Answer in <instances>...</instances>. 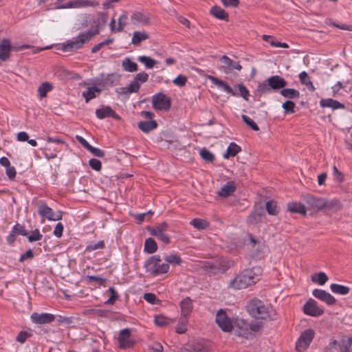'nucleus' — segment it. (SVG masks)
Returning a JSON list of instances; mask_svg holds the SVG:
<instances>
[{
  "instance_id": "13d9d810",
  "label": "nucleus",
  "mask_w": 352,
  "mask_h": 352,
  "mask_svg": "<svg viewBox=\"0 0 352 352\" xmlns=\"http://www.w3.org/2000/svg\"><path fill=\"white\" fill-rule=\"evenodd\" d=\"M220 60H221L222 67L226 70L230 71V67H231L232 64H233V60H231L230 58H228L226 56H222V58H221Z\"/></svg>"
},
{
  "instance_id": "20e7f679",
  "label": "nucleus",
  "mask_w": 352,
  "mask_h": 352,
  "mask_svg": "<svg viewBox=\"0 0 352 352\" xmlns=\"http://www.w3.org/2000/svg\"><path fill=\"white\" fill-rule=\"evenodd\" d=\"M287 84V81L281 76H272L258 85L257 91L260 94H268L272 89L276 90L284 88Z\"/></svg>"
},
{
  "instance_id": "2eb2a0df",
  "label": "nucleus",
  "mask_w": 352,
  "mask_h": 352,
  "mask_svg": "<svg viewBox=\"0 0 352 352\" xmlns=\"http://www.w3.org/2000/svg\"><path fill=\"white\" fill-rule=\"evenodd\" d=\"M30 318L32 321L37 324H49L54 322L56 319L55 316L52 314H38L36 312L32 314Z\"/></svg>"
},
{
  "instance_id": "72a5a7b5",
  "label": "nucleus",
  "mask_w": 352,
  "mask_h": 352,
  "mask_svg": "<svg viewBox=\"0 0 352 352\" xmlns=\"http://www.w3.org/2000/svg\"><path fill=\"white\" fill-rule=\"evenodd\" d=\"M149 38L148 34L145 32L135 31L133 34L131 43L134 45H139L141 42Z\"/></svg>"
},
{
  "instance_id": "338daca9",
  "label": "nucleus",
  "mask_w": 352,
  "mask_h": 352,
  "mask_svg": "<svg viewBox=\"0 0 352 352\" xmlns=\"http://www.w3.org/2000/svg\"><path fill=\"white\" fill-rule=\"evenodd\" d=\"M173 83L179 87L184 86L187 82V78L185 76L179 75L173 80Z\"/></svg>"
},
{
  "instance_id": "9b49d317",
  "label": "nucleus",
  "mask_w": 352,
  "mask_h": 352,
  "mask_svg": "<svg viewBox=\"0 0 352 352\" xmlns=\"http://www.w3.org/2000/svg\"><path fill=\"white\" fill-rule=\"evenodd\" d=\"M304 313L308 316L318 317L323 314L324 310L320 307L318 302L312 299H309L303 307Z\"/></svg>"
},
{
  "instance_id": "2f4dec72",
  "label": "nucleus",
  "mask_w": 352,
  "mask_h": 352,
  "mask_svg": "<svg viewBox=\"0 0 352 352\" xmlns=\"http://www.w3.org/2000/svg\"><path fill=\"white\" fill-rule=\"evenodd\" d=\"M180 307L182 318H185L191 312L192 309V304L190 298H184L180 303Z\"/></svg>"
},
{
  "instance_id": "49530a36",
  "label": "nucleus",
  "mask_w": 352,
  "mask_h": 352,
  "mask_svg": "<svg viewBox=\"0 0 352 352\" xmlns=\"http://www.w3.org/2000/svg\"><path fill=\"white\" fill-rule=\"evenodd\" d=\"M105 246L104 241H100L96 243H91L85 248V252H92L98 249H103Z\"/></svg>"
},
{
  "instance_id": "8fccbe9b",
  "label": "nucleus",
  "mask_w": 352,
  "mask_h": 352,
  "mask_svg": "<svg viewBox=\"0 0 352 352\" xmlns=\"http://www.w3.org/2000/svg\"><path fill=\"white\" fill-rule=\"evenodd\" d=\"M243 121L249 126L252 130L255 131H258L259 130V127L256 124V122L252 120L250 117L246 115H242L241 116Z\"/></svg>"
},
{
  "instance_id": "a878e982",
  "label": "nucleus",
  "mask_w": 352,
  "mask_h": 352,
  "mask_svg": "<svg viewBox=\"0 0 352 352\" xmlns=\"http://www.w3.org/2000/svg\"><path fill=\"white\" fill-rule=\"evenodd\" d=\"M210 80L212 82V84L215 85L219 89L221 90L231 94L232 96H236L235 92L232 90V87L229 86L226 82L224 81L218 79L216 77L214 76H209Z\"/></svg>"
},
{
  "instance_id": "39448f33",
  "label": "nucleus",
  "mask_w": 352,
  "mask_h": 352,
  "mask_svg": "<svg viewBox=\"0 0 352 352\" xmlns=\"http://www.w3.org/2000/svg\"><path fill=\"white\" fill-rule=\"evenodd\" d=\"M270 308L258 299H253L247 305L248 313L254 318L266 320L270 317Z\"/></svg>"
},
{
  "instance_id": "ddd939ff",
  "label": "nucleus",
  "mask_w": 352,
  "mask_h": 352,
  "mask_svg": "<svg viewBox=\"0 0 352 352\" xmlns=\"http://www.w3.org/2000/svg\"><path fill=\"white\" fill-rule=\"evenodd\" d=\"M236 331L239 336H241L246 339L253 337V334L250 332V324L244 320L240 319L236 321Z\"/></svg>"
},
{
  "instance_id": "5701e85b",
  "label": "nucleus",
  "mask_w": 352,
  "mask_h": 352,
  "mask_svg": "<svg viewBox=\"0 0 352 352\" xmlns=\"http://www.w3.org/2000/svg\"><path fill=\"white\" fill-rule=\"evenodd\" d=\"M127 19H128V16L126 13H123L122 14H121L118 19V27L116 28V20H115V19L113 18L109 24L111 31V32L122 31L123 28L126 25Z\"/></svg>"
},
{
  "instance_id": "a18cd8bd",
  "label": "nucleus",
  "mask_w": 352,
  "mask_h": 352,
  "mask_svg": "<svg viewBox=\"0 0 352 352\" xmlns=\"http://www.w3.org/2000/svg\"><path fill=\"white\" fill-rule=\"evenodd\" d=\"M52 89V85L46 82L41 84V85L38 89V92L39 96L42 98L47 96V93L50 91Z\"/></svg>"
},
{
  "instance_id": "1a4fd4ad",
  "label": "nucleus",
  "mask_w": 352,
  "mask_h": 352,
  "mask_svg": "<svg viewBox=\"0 0 352 352\" xmlns=\"http://www.w3.org/2000/svg\"><path fill=\"white\" fill-rule=\"evenodd\" d=\"M315 336V332L311 329L305 330L296 342V349L299 352H304L310 345Z\"/></svg>"
},
{
  "instance_id": "f03ea898",
  "label": "nucleus",
  "mask_w": 352,
  "mask_h": 352,
  "mask_svg": "<svg viewBox=\"0 0 352 352\" xmlns=\"http://www.w3.org/2000/svg\"><path fill=\"white\" fill-rule=\"evenodd\" d=\"M233 265V262L224 257L199 261V268L212 274H222Z\"/></svg>"
},
{
  "instance_id": "37998d69",
  "label": "nucleus",
  "mask_w": 352,
  "mask_h": 352,
  "mask_svg": "<svg viewBox=\"0 0 352 352\" xmlns=\"http://www.w3.org/2000/svg\"><path fill=\"white\" fill-rule=\"evenodd\" d=\"M199 155L206 162H213L215 160L214 155L206 148H204L200 151Z\"/></svg>"
},
{
  "instance_id": "58836bf2",
  "label": "nucleus",
  "mask_w": 352,
  "mask_h": 352,
  "mask_svg": "<svg viewBox=\"0 0 352 352\" xmlns=\"http://www.w3.org/2000/svg\"><path fill=\"white\" fill-rule=\"evenodd\" d=\"M140 87V83H138L135 80H133L127 87H121V94H128L131 93H137L139 91Z\"/></svg>"
},
{
  "instance_id": "7ed1b4c3",
  "label": "nucleus",
  "mask_w": 352,
  "mask_h": 352,
  "mask_svg": "<svg viewBox=\"0 0 352 352\" xmlns=\"http://www.w3.org/2000/svg\"><path fill=\"white\" fill-rule=\"evenodd\" d=\"M99 34L98 28L89 29L79 34L76 38L67 40L62 45L61 50L64 52H73L82 47L85 43L89 42L94 36Z\"/></svg>"
},
{
  "instance_id": "b1692460",
  "label": "nucleus",
  "mask_w": 352,
  "mask_h": 352,
  "mask_svg": "<svg viewBox=\"0 0 352 352\" xmlns=\"http://www.w3.org/2000/svg\"><path fill=\"white\" fill-rule=\"evenodd\" d=\"M320 106L322 108H331L333 110L344 109L345 108L344 104L331 98L321 99L320 100Z\"/></svg>"
},
{
  "instance_id": "69168bd1",
  "label": "nucleus",
  "mask_w": 352,
  "mask_h": 352,
  "mask_svg": "<svg viewBox=\"0 0 352 352\" xmlns=\"http://www.w3.org/2000/svg\"><path fill=\"white\" fill-rule=\"evenodd\" d=\"M87 279L89 282H93V281L97 282L99 285H104V284L107 281V280L105 278H103L102 277L97 276H87Z\"/></svg>"
},
{
  "instance_id": "e433bc0d",
  "label": "nucleus",
  "mask_w": 352,
  "mask_h": 352,
  "mask_svg": "<svg viewBox=\"0 0 352 352\" xmlns=\"http://www.w3.org/2000/svg\"><path fill=\"white\" fill-rule=\"evenodd\" d=\"M330 289L332 292L334 294H340V295H346L350 292V288L349 287L333 283L330 285Z\"/></svg>"
},
{
  "instance_id": "de8ad7c7",
  "label": "nucleus",
  "mask_w": 352,
  "mask_h": 352,
  "mask_svg": "<svg viewBox=\"0 0 352 352\" xmlns=\"http://www.w3.org/2000/svg\"><path fill=\"white\" fill-rule=\"evenodd\" d=\"M15 235H22L26 236L28 235V232L25 230V226L19 223H16L12 230Z\"/></svg>"
},
{
  "instance_id": "5fc2aeb1",
  "label": "nucleus",
  "mask_w": 352,
  "mask_h": 352,
  "mask_svg": "<svg viewBox=\"0 0 352 352\" xmlns=\"http://www.w3.org/2000/svg\"><path fill=\"white\" fill-rule=\"evenodd\" d=\"M113 42V38H107L102 42L99 43L98 44L94 45L91 49L92 53H96L98 52L102 47L104 45H107L109 44H111Z\"/></svg>"
},
{
  "instance_id": "4c0bfd02",
  "label": "nucleus",
  "mask_w": 352,
  "mask_h": 352,
  "mask_svg": "<svg viewBox=\"0 0 352 352\" xmlns=\"http://www.w3.org/2000/svg\"><path fill=\"white\" fill-rule=\"evenodd\" d=\"M280 94L283 97L289 99H298L300 97V92L296 89L291 88L282 89Z\"/></svg>"
},
{
  "instance_id": "cd10ccee",
  "label": "nucleus",
  "mask_w": 352,
  "mask_h": 352,
  "mask_svg": "<svg viewBox=\"0 0 352 352\" xmlns=\"http://www.w3.org/2000/svg\"><path fill=\"white\" fill-rule=\"evenodd\" d=\"M157 127V123L155 120L141 121L138 123V128L144 133H148Z\"/></svg>"
},
{
  "instance_id": "052dcab7",
  "label": "nucleus",
  "mask_w": 352,
  "mask_h": 352,
  "mask_svg": "<svg viewBox=\"0 0 352 352\" xmlns=\"http://www.w3.org/2000/svg\"><path fill=\"white\" fill-rule=\"evenodd\" d=\"M155 323L159 327H164L167 325L169 322L168 319L163 316H157L155 318Z\"/></svg>"
},
{
  "instance_id": "dca6fc26",
  "label": "nucleus",
  "mask_w": 352,
  "mask_h": 352,
  "mask_svg": "<svg viewBox=\"0 0 352 352\" xmlns=\"http://www.w3.org/2000/svg\"><path fill=\"white\" fill-rule=\"evenodd\" d=\"M96 116L100 120L107 118H112L116 120H120L121 119L120 116L118 115L109 106H103L102 107L96 109Z\"/></svg>"
},
{
  "instance_id": "393cba45",
  "label": "nucleus",
  "mask_w": 352,
  "mask_h": 352,
  "mask_svg": "<svg viewBox=\"0 0 352 352\" xmlns=\"http://www.w3.org/2000/svg\"><path fill=\"white\" fill-rule=\"evenodd\" d=\"M236 188L235 182L229 181L221 188L217 194L219 197H228L235 191Z\"/></svg>"
},
{
  "instance_id": "09e8293b",
  "label": "nucleus",
  "mask_w": 352,
  "mask_h": 352,
  "mask_svg": "<svg viewBox=\"0 0 352 352\" xmlns=\"http://www.w3.org/2000/svg\"><path fill=\"white\" fill-rule=\"evenodd\" d=\"M28 239L30 242H34L37 241H40L43 238V235L41 234L38 229H35L34 230L32 231L31 234L28 236Z\"/></svg>"
},
{
  "instance_id": "473e14b6",
  "label": "nucleus",
  "mask_w": 352,
  "mask_h": 352,
  "mask_svg": "<svg viewBox=\"0 0 352 352\" xmlns=\"http://www.w3.org/2000/svg\"><path fill=\"white\" fill-rule=\"evenodd\" d=\"M299 80L301 84L305 85L310 91H314L316 90L310 77L306 72H302L299 74Z\"/></svg>"
},
{
  "instance_id": "79ce46f5",
  "label": "nucleus",
  "mask_w": 352,
  "mask_h": 352,
  "mask_svg": "<svg viewBox=\"0 0 352 352\" xmlns=\"http://www.w3.org/2000/svg\"><path fill=\"white\" fill-rule=\"evenodd\" d=\"M138 60L143 63L147 69H152L156 64V61L154 59L146 56H139Z\"/></svg>"
},
{
  "instance_id": "864d4df0",
  "label": "nucleus",
  "mask_w": 352,
  "mask_h": 352,
  "mask_svg": "<svg viewBox=\"0 0 352 352\" xmlns=\"http://www.w3.org/2000/svg\"><path fill=\"white\" fill-rule=\"evenodd\" d=\"M282 107L285 113H293L294 112L295 104L291 100H287L283 103Z\"/></svg>"
},
{
  "instance_id": "a211bd4d",
  "label": "nucleus",
  "mask_w": 352,
  "mask_h": 352,
  "mask_svg": "<svg viewBox=\"0 0 352 352\" xmlns=\"http://www.w3.org/2000/svg\"><path fill=\"white\" fill-rule=\"evenodd\" d=\"M120 81V76L116 74H101L99 78V85L102 87H109L118 84Z\"/></svg>"
},
{
  "instance_id": "412c9836",
  "label": "nucleus",
  "mask_w": 352,
  "mask_h": 352,
  "mask_svg": "<svg viewBox=\"0 0 352 352\" xmlns=\"http://www.w3.org/2000/svg\"><path fill=\"white\" fill-rule=\"evenodd\" d=\"M11 51L10 41L8 38H3L0 43V60L3 62L8 60Z\"/></svg>"
},
{
  "instance_id": "6ab92c4d",
  "label": "nucleus",
  "mask_w": 352,
  "mask_h": 352,
  "mask_svg": "<svg viewBox=\"0 0 352 352\" xmlns=\"http://www.w3.org/2000/svg\"><path fill=\"white\" fill-rule=\"evenodd\" d=\"M312 294L315 298L325 302L328 305H332L336 303L335 298L325 290L315 289Z\"/></svg>"
},
{
  "instance_id": "9d476101",
  "label": "nucleus",
  "mask_w": 352,
  "mask_h": 352,
  "mask_svg": "<svg viewBox=\"0 0 352 352\" xmlns=\"http://www.w3.org/2000/svg\"><path fill=\"white\" fill-rule=\"evenodd\" d=\"M98 5V3H95L91 0H74L68 1L67 3L64 4H61V1L58 0L55 3L56 8L57 9L81 7H95Z\"/></svg>"
},
{
  "instance_id": "3c124183",
  "label": "nucleus",
  "mask_w": 352,
  "mask_h": 352,
  "mask_svg": "<svg viewBox=\"0 0 352 352\" xmlns=\"http://www.w3.org/2000/svg\"><path fill=\"white\" fill-rule=\"evenodd\" d=\"M46 140L49 143L53 142V143L58 144V146L54 148V150L56 152H59L62 150V148L59 146L60 144H65L64 140H63L62 139H60L58 137L52 138V137L47 136Z\"/></svg>"
},
{
  "instance_id": "f8f14e48",
  "label": "nucleus",
  "mask_w": 352,
  "mask_h": 352,
  "mask_svg": "<svg viewBox=\"0 0 352 352\" xmlns=\"http://www.w3.org/2000/svg\"><path fill=\"white\" fill-rule=\"evenodd\" d=\"M38 213L50 221H58L62 219L60 212H58L59 214H55L52 209L45 204L38 206Z\"/></svg>"
},
{
  "instance_id": "c9c22d12",
  "label": "nucleus",
  "mask_w": 352,
  "mask_h": 352,
  "mask_svg": "<svg viewBox=\"0 0 352 352\" xmlns=\"http://www.w3.org/2000/svg\"><path fill=\"white\" fill-rule=\"evenodd\" d=\"M123 69L129 72H135L138 69L137 63L133 62L129 58H124L122 62Z\"/></svg>"
},
{
  "instance_id": "aec40b11",
  "label": "nucleus",
  "mask_w": 352,
  "mask_h": 352,
  "mask_svg": "<svg viewBox=\"0 0 352 352\" xmlns=\"http://www.w3.org/2000/svg\"><path fill=\"white\" fill-rule=\"evenodd\" d=\"M304 201L312 209L318 210H324V198L316 197L312 195H307L304 197Z\"/></svg>"
},
{
  "instance_id": "774afa93",
  "label": "nucleus",
  "mask_w": 352,
  "mask_h": 352,
  "mask_svg": "<svg viewBox=\"0 0 352 352\" xmlns=\"http://www.w3.org/2000/svg\"><path fill=\"white\" fill-rule=\"evenodd\" d=\"M87 151H89L92 155H94L96 157H102L104 155V152L102 150L94 147L91 145L87 149Z\"/></svg>"
},
{
  "instance_id": "4d7b16f0",
  "label": "nucleus",
  "mask_w": 352,
  "mask_h": 352,
  "mask_svg": "<svg viewBox=\"0 0 352 352\" xmlns=\"http://www.w3.org/2000/svg\"><path fill=\"white\" fill-rule=\"evenodd\" d=\"M89 164L90 167L96 170L100 171L102 169V163L101 162L96 158H92L89 161Z\"/></svg>"
},
{
  "instance_id": "e2e57ef3",
  "label": "nucleus",
  "mask_w": 352,
  "mask_h": 352,
  "mask_svg": "<svg viewBox=\"0 0 352 352\" xmlns=\"http://www.w3.org/2000/svg\"><path fill=\"white\" fill-rule=\"evenodd\" d=\"M34 256V252L32 250L29 249L27 250L25 253L22 254L19 259V261L22 263L24 262L25 260L28 259H32Z\"/></svg>"
},
{
  "instance_id": "0eeeda50",
  "label": "nucleus",
  "mask_w": 352,
  "mask_h": 352,
  "mask_svg": "<svg viewBox=\"0 0 352 352\" xmlns=\"http://www.w3.org/2000/svg\"><path fill=\"white\" fill-rule=\"evenodd\" d=\"M168 230V225L166 222H162L154 226L147 228V230L151 235L155 236L159 241L165 244H168L170 242V236L167 234Z\"/></svg>"
},
{
  "instance_id": "f257e3e1",
  "label": "nucleus",
  "mask_w": 352,
  "mask_h": 352,
  "mask_svg": "<svg viewBox=\"0 0 352 352\" xmlns=\"http://www.w3.org/2000/svg\"><path fill=\"white\" fill-rule=\"evenodd\" d=\"M263 270L260 267L247 268L239 272L228 283V288L239 290L255 285L261 278Z\"/></svg>"
},
{
  "instance_id": "4468645a",
  "label": "nucleus",
  "mask_w": 352,
  "mask_h": 352,
  "mask_svg": "<svg viewBox=\"0 0 352 352\" xmlns=\"http://www.w3.org/2000/svg\"><path fill=\"white\" fill-rule=\"evenodd\" d=\"M131 331L129 329H123L120 331L118 342L120 348L126 349L133 346L134 342L130 339Z\"/></svg>"
},
{
  "instance_id": "7c9ffc66",
  "label": "nucleus",
  "mask_w": 352,
  "mask_h": 352,
  "mask_svg": "<svg viewBox=\"0 0 352 352\" xmlns=\"http://www.w3.org/2000/svg\"><path fill=\"white\" fill-rule=\"evenodd\" d=\"M101 89L97 87H90L82 92V96L85 98V102H88L91 99L96 98L97 94H100Z\"/></svg>"
},
{
  "instance_id": "c03bdc74",
  "label": "nucleus",
  "mask_w": 352,
  "mask_h": 352,
  "mask_svg": "<svg viewBox=\"0 0 352 352\" xmlns=\"http://www.w3.org/2000/svg\"><path fill=\"white\" fill-rule=\"evenodd\" d=\"M266 210L270 215H276L279 212L277 203L273 200L266 203Z\"/></svg>"
},
{
  "instance_id": "f3484780",
  "label": "nucleus",
  "mask_w": 352,
  "mask_h": 352,
  "mask_svg": "<svg viewBox=\"0 0 352 352\" xmlns=\"http://www.w3.org/2000/svg\"><path fill=\"white\" fill-rule=\"evenodd\" d=\"M216 322L219 327L223 331H230L232 329V324L230 319L226 316V313L223 311H219L217 314Z\"/></svg>"
},
{
  "instance_id": "603ef678",
  "label": "nucleus",
  "mask_w": 352,
  "mask_h": 352,
  "mask_svg": "<svg viewBox=\"0 0 352 352\" xmlns=\"http://www.w3.org/2000/svg\"><path fill=\"white\" fill-rule=\"evenodd\" d=\"M166 263L172 265H179L182 262L181 258L177 254H170L165 257Z\"/></svg>"
},
{
  "instance_id": "f704fd0d",
  "label": "nucleus",
  "mask_w": 352,
  "mask_h": 352,
  "mask_svg": "<svg viewBox=\"0 0 352 352\" xmlns=\"http://www.w3.org/2000/svg\"><path fill=\"white\" fill-rule=\"evenodd\" d=\"M210 13L217 19L228 21V13L219 6H213L210 10Z\"/></svg>"
},
{
  "instance_id": "a19ab883",
  "label": "nucleus",
  "mask_w": 352,
  "mask_h": 352,
  "mask_svg": "<svg viewBox=\"0 0 352 352\" xmlns=\"http://www.w3.org/2000/svg\"><path fill=\"white\" fill-rule=\"evenodd\" d=\"M328 276L324 272H319L311 276V280L320 285H324L328 280Z\"/></svg>"
},
{
  "instance_id": "6e6d98bb",
  "label": "nucleus",
  "mask_w": 352,
  "mask_h": 352,
  "mask_svg": "<svg viewBox=\"0 0 352 352\" xmlns=\"http://www.w3.org/2000/svg\"><path fill=\"white\" fill-rule=\"evenodd\" d=\"M110 294H111V296L110 298L106 301V304H113L115 302V301L119 298V295L118 294L117 292L116 291V289L111 287L109 288V290H108Z\"/></svg>"
},
{
  "instance_id": "0e129e2a",
  "label": "nucleus",
  "mask_w": 352,
  "mask_h": 352,
  "mask_svg": "<svg viewBox=\"0 0 352 352\" xmlns=\"http://www.w3.org/2000/svg\"><path fill=\"white\" fill-rule=\"evenodd\" d=\"M333 175L336 182L342 183L344 181L342 173L338 169L336 166H333Z\"/></svg>"
},
{
  "instance_id": "6e6552de",
  "label": "nucleus",
  "mask_w": 352,
  "mask_h": 352,
  "mask_svg": "<svg viewBox=\"0 0 352 352\" xmlns=\"http://www.w3.org/2000/svg\"><path fill=\"white\" fill-rule=\"evenodd\" d=\"M152 106L157 111H168L171 107L170 98L160 92L153 96Z\"/></svg>"
},
{
  "instance_id": "ea45409f",
  "label": "nucleus",
  "mask_w": 352,
  "mask_h": 352,
  "mask_svg": "<svg viewBox=\"0 0 352 352\" xmlns=\"http://www.w3.org/2000/svg\"><path fill=\"white\" fill-rule=\"evenodd\" d=\"M157 250V245L153 238L146 239L144 242V251L148 254H153Z\"/></svg>"
},
{
  "instance_id": "c85d7f7f",
  "label": "nucleus",
  "mask_w": 352,
  "mask_h": 352,
  "mask_svg": "<svg viewBox=\"0 0 352 352\" xmlns=\"http://www.w3.org/2000/svg\"><path fill=\"white\" fill-rule=\"evenodd\" d=\"M287 210L292 213H298L302 215H305L307 210L305 206L298 202H292L287 204Z\"/></svg>"
},
{
  "instance_id": "680f3d73",
  "label": "nucleus",
  "mask_w": 352,
  "mask_h": 352,
  "mask_svg": "<svg viewBox=\"0 0 352 352\" xmlns=\"http://www.w3.org/2000/svg\"><path fill=\"white\" fill-rule=\"evenodd\" d=\"M148 79V75L146 72H141L138 74L135 78L134 80H135L138 83H144Z\"/></svg>"
},
{
  "instance_id": "423d86ee",
  "label": "nucleus",
  "mask_w": 352,
  "mask_h": 352,
  "mask_svg": "<svg viewBox=\"0 0 352 352\" xmlns=\"http://www.w3.org/2000/svg\"><path fill=\"white\" fill-rule=\"evenodd\" d=\"M161 258L159 255L150 257L144 264L146 272L153 276H158L167 273L169 270L168 263L160 264Z\"/></svg>"
},
{
  "instance_id": "bb28decb",
  "label": "nucleus",
  "mask_w": 352,
  "mask_h": 352,
  "mask_svg": "<svg viewBox=\"0 0 352 352\" xmlns=\"http://www.w3.org/2000/svg\"><path fill=\"white\" fill-rule=\"evenodd\" d=\"M342 208V204L338 199H333L327 200L324 199V210L329 212H335Z\"/></svg>"
},
{
  "instance_id": "c756f323",
  "label": "nucleus",
  "mask_w": 352,
  "mask_h": 352,
  "mask_svg": "<svg viewBox=\"0 0 352 352\" xmlns=\"http://www.w3.org/2000/svg\"><path fill=\"white\" fill-rule=\"evenodd\" d=\"M241 151V148L234 142H231L226 150V153L223 154V158L229 159L231 157L236 156L239 152Z\"/></svg>"
},
{
  "instance_id": "4be33fe9",
  "label": "nucleus",
  "mask_w": 352,
  "mask_h": 352,
  "mask_svg": "<svg viewBox=\"0 0 352 352\" xmlns=\"http://www.w3.org/2000/svg\"><path fill=\"white\" fill-rule=\"evenodd\" d=\"M131 21L133 25H147L149 24V16L145 13L135 12L131 16Z\"/></svg>"
},
{
  "instance_id": "bf43d9fd",
  "label": "nucleus",
  "mask_w": 352,
  "mask_h": 352,
  "mask_svg": "<svg viewBox=\"0 0 352 352\" xmlns=\"http://www.w3.org/2000/svg\"><path fill=\"white\" fill-rule=\"evenodd\" d=\"M337 344H345L347 347L350 348V346L352 345V336L349 337L347 340L342 339L340 342H338L337 340H334L329 344V346L331 348H334L336 347Z\"/></svg>"
}]
</instances>
